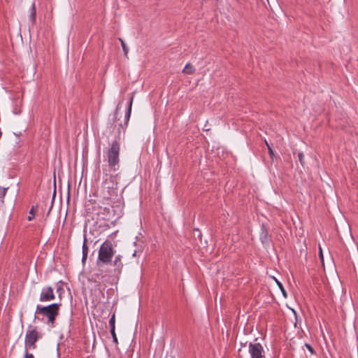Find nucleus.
Segmentation results:
<instances>
[{
	"instance_id": "obj_1",
	"label": "nucleus",
	"mask_w": 358,
	"mask_h": 358,
	"mask_svg": "<svg viewBox=\"0 0 358 358\" xmlns=\"http://www.w3.org/2000/svg\"><path fill=\"white\" fill-rule=\"evenodd\" d=\"M120 145L117 141H113L106 151L107 167L103 168V173L106 171H117L120 168Z\"/></svg>"
},
{
	"instance_id": "obj_2",
	"label": "nucleus",
	"mask_w": 358,
	"mask_h": 358,
	"mask_svg": "<svg viewBox=\"0 0 358 358\" xmlns=\"http://www.w3.org/2000/svg\"><path fill=\"white\" fill-rule=\"evenodd\" d=\"M115 253L112 243L109 241H104L99 250L98 259L96 264L100 267L111 262L112 258Z\"/></svg>"
},
{
	"instance_id": "obj_3",
	"label": "nucleus",
	"mask_w": 358,
	"mask_h": 358,
	"mask_svg": "<svg viewBox=\"0 0 358 358\" xmlns=\"http://www.w3.org/2000/svg\"><path fill=\"white\" fill-rule=\"evenodd\" d=\"M61 303H52L47 306L37 305L36 315L45 316L48 318V324L54 327L57 316L59 315Z\"/></svg>"
},
{
	"instance_id": "obj_4",
	"label": "nucleus",
	"mask_w": 358,
	"mask_h": 358,
	"mask_svg": "<svg viewBox=\"0 0 358 358\" xmlns=\"http://www.w3.org/2000/svg\"><path fill=\"white\" fill-rule=\"evenodd\" d=\"M41 337V334L36 330V327L31 330H28L26 333L25 336V351H27V349H36V343L38 340Z\"/></svg>"
},
{
	"instance_id": "obj_5",
	"label": "nucleus",
	"mask_w": 358,
	"mask_h": 358,
	"mask_svg": "<svg viewBox=\"0 0 358 358\" xmlns=\"http://www.w3.org/2000/svg\"><path fill=\"white\" fill-rule=\"evenodd\" d=\"M100 195L106 201H114L118 196V187H101Z\"/></svg>"
},
{
	"instance_id": "obj_6",
	"label": "nucleus",
	"mask_w": 358,
	"mask_h": 358,
	"mask_svg": "<svg viewBox=\"0 0 358 358\" xmlns=\"http://www.w3.org/2000/svg\"><path fill=\"white\" fill-rule=\"evenodd\" d=\"M251 358H264V349L259 343H250L248 346Z\"/></svg>"
},
{
	"instance_id": "obj_7",
	"label": "nucleus",
	"mask_w": 358,
	"mask_h": 358,
	"mask_svg": "<svg viewBox=\"0 0 358 358\" xmlns=\"http://www.w3.org/2000/svg\"><path fill=\"white\" fill-rule=\"evenodd\" d=\"M55 298L53 289L49 286L42 289L39 299L41 301H49L55 299Z\"/></svg>"
},
{
	"instance_id": "obj_8",
	"label": "nucleus",
	"mask_w": 358,
	"mask_h": 358,
	"mask_svg": "<svg viewBox=\"0 0 358 358\" xmlns=\"http://www.w3.org/2000/svg\"><path fill=\"white\" fill-rule=\"evenodd\" d=\"M108 186L110 187H118V183L116 181L115 176L113 175H108L105 173L104 180L101 185V187Z\"/></svg>"
},
{
	"instance_id": "obj_9",
	"label": "nucleus",
	"mask_w": 358,
	"mask_h": 358,
	"mask_svg": "<svg viewBox=\"0 0 358 358\" xmlns=\"http://www.w3.org/2000/svg\"><path fill=\"white\" fill-rule=\"evenodd\" d=\"M113 266H115L114 271L115 273L120 274L123 268V264L122 262V256L118 255L115 256L113 260Z\"/></svg>"
},
{
	"instance_id": "obj_10",
	"label": "nucleus",
	"mask_w": 358,
	"mask_h": 358,
	"mask_svg": "<svg viewBox=\"0 0 358 358\" xmlns=\"http://www.w3.org/2000/svg\"><path fill=\"white\" fill-rule=\"evenodd\" d=\"M87 238L86 236H84V240H83V257H82V263L83 264H85L86 262V260H87V255H88V246L87 245Z\"/></svg>"
},
{
	"instance_id": "obj_11",
	"label": "nucleus",
	"mask_w": 358,
	"mask_h": 358,
	"mask_svg": "<svg viewBox=\"0 0 358 358\" xmlns=\"http://www.w3.org/2000/svg\"><path fill=\"white\" fill-rule=\"evenodd\" d=\"M259 238L262 243H268V231L264 225L262 226Z\"/></svg>"
},
{
	"instance_id": "obj_12",
	"label": "nucleus",
	"mask_w": 358,
	"mask_h": 358,
	"mask_svg": "<svg viewBox=\"0 0 358 358\" xmlns=\"http://www.w3.org/2000/svg\"><path fill=\"white\" fill-rule=\"evenodd\" d=\"M195 71V69L194 68V66L188 63L185 65V68L183 69L182 70V72L185 74H188V75H190V74H192L194 73Z\"/></svg>"
},
{
	"instance_id": "obj_13",
	"label": "nucleus",
	"mask_w": 358,
	"mask_h": 358,
	"mask_svg": "<svg viewBox=\"0 0 358 358\" xmlns=\"http://www.w3.org/2000/svg\"><path fill=\"white\" fill-rule=\"evenodd\" d=\"M36 6L35 3L33 2L31 4V14H30V18L32 23H35L36 22Z\"/></svg>"
},
{
	"instance_id": "obj_14",
	"label": "nucleus",
	"mask_w": 358,
	"mask_h": 358,
	"mask_svg": "<svg viewBox=\"0 0 358 358\" xmlns=\"http://www.w3.org/2000/svg\"><path fill=\"white\" fill-rule=\"evenodd\" d=\"M132 102H133V97L131 98V100H130V102H129V108H128V110H127V113L125 115L124 126L127 125L129 120V117H130L131 111Z\"/></svg>"
},
{
	"instance_id": "obj_15",
	"label": "nucleus",
	"mask_w": 358,
	"mask_h": 358,
	"mask_svg": "<svg viewBox=\"0 0 358 358\" xmlns=\"http://www.w3.org/2000/svg\"><path fill=\"white\" fill-rule=\"evenodd\" d=\"M110 330L113 331L115 329V315L113 313L109 320Z\"/></svg>"
},
{
	"instance_id": "obj_16",
	"label": "nucleus",
	"mask_w": 358,
	"mask_h": 358,
	"mask_svg": "<svg viewBox=\"0 0 358 358\" xmlns=\"http://www.w3.org/2000/svg\"><path fill=\"white\" fill-rule=\"evenodd\" d=\"M265 144L268 148V151L270 157L271 158L272 160H273V158L275 157L273 150L272 149V148L271 147V145H269V143L267 142L266 140H265Z\"/></svg>"
},
{
	"instance_id": "obj_17",
	"label": "nucleus",
	"mask_w": 358,
	"mask_h": 358,
	"mask_svg": "<svg viewBox=\"0 0 358 358\" xmlns=\"http://www.w3.org/2000/svg\"><path fill=\"white\" fill-rule=\"evenodd\" d=\"M273 279L275 280L276 284L278 285V287L280 288V291L282 292V295L286 298L287 292H286L285 289H284L282 284L280 282H279L275 278H273Z\"/></svg>"
},
{
	"instance_id": "obj_18",
	"label": "nucleus",
	"mask_w": 358,
	"mask_h": 358,
	"mask_svg": "<svg viewBox=\"0 0 358 358\" xmlns=\"http://www.w3.org/2000/svg\"><path fill=\"white\" fill-rule=\"evenodd\" d=\"M119 40L121 42V45H122V50L124 51V55L127 57V54H128L129 49H128V48L127 47L125 43L124 42V41L122 38H119Z\"/></svg>"
},
{
	"instance_id": "obj_19",
	"label": "nucleus",
	"mask_w": 358,
	"mask_h": 358,
	"mask_svg": "<svg viewBox=\"0 0 358 358\" xmlns=\"http://www.w3.org/2000/svg\"><path fill=\"white\" fill-rule=\"evenodd\" d=\"M298 157H299V161L300 162V164L302 165V166H304V164H305V162H304V156H303V152H299L298 154Z\"/></svg>"
},
{
	"instance_id": "obj_20",
	"label": "nucleus",
	"mask_w": 358,
	"mask_h": 358,
	"mask_svg": "<svg viewBox=\"0 0 358 358\" xmlns=\"http://www.w3.org/2000/svg\"><path fill=\"white\" fill-rule=\"evenodd\" d=\"M110 334L112 335L113 342L115 344H117L118 341H117V336H116V334H115V329H114L113 331L112 330H110Z\"/></svg>"
},
{
	"instance_id": "obj_21",
	"label": "nucleus",
	"mask_w": 358,
	"mask_h": 358,
	"mask_svg": "<svg viewBox=\"0 0 358 358\" xmlns=\"http://www.w3.org/2000/svg\"><path fill=\"white\" fill-rule=\"evenodd\" d=\"M95 275L98 280H102L104 278L101 270H99L98 272L95 273Z\"/></svg>"
},
{
	"instance_id": "obj_22",
	"label": "nucleus",
	"mask_w": 358,
	"mask_h": 358,
	"mask_svg": "<svg viewBox=\"0 0 358 358\" xmlns=\"http://www.w3.org/2000/svg\"><path fill=\"white\" fill-rule=\"evenodd\" d=\"M8 189V187H3V188H0V196L1 197H4L6 194V191L7 189Z\"/></svg>"
},
{
	"instance_id": "obj_23",
	"label": "nucleus",
	"mask_w": 358,
	"mask_h": 358,
	"mask_svg": "<svg viewBox=\"0 0 358 358\" xmlns=\"http://www.w3.org/2000/svg\"><path fill=\"white\" fill-rule=\"evenodd\" d=\"M29 214L31 215L29 216L28 220H31L35 215V209H34V206L31 208V210L29 211Z\"/></svg>"
},
{
	"instance_id": "obj_24",
	"label": "nucleus",
	"mask_w": 358,
	"mask_h": 358,
	"mask_svg": "<svg viewBox=\"0 0 358 358\" xmlns=\"http://www.w3.org/2000/svg\"><path fill=\"white\" fill-rule=\"evenodd\" d=\"M306 348L310 352L311 354H313L315 352L314 349L312 348V346L308 343L305 344Z\"/></svg>"
},
{
	"instance_id": "obj_25",
	"label": "nucleus",
	"mask_w": 358,
	"mask_h": 358,
	"mask_svg": "<svg viewBox=\"0 0 358 358\" xmlns=\"http://www.w3.org/2000/svg\"><path fill=\"white\" fill-rule=\"evenodd\" d=\"M24 358H34V355L31 353L27 352V351H25Z\"/></svg>"
},
{
	"instance_id": "obj_26",
	"label": "nucleus",
	"mask_w": 358,
	"mask_h": 358,
	"mask_svg": "<svg viewBox=\"0 0 358 358\" xmlns=\"http://www.w3.org/2000/svg\"><path fill=\"white\" fill-rule=\"evenodd\" d=\"M55 196V191L54 192V194H53V195H52V200H51V206H50V209H49L48 213L51 210L52 207V206H53V202H54Z\"/></svg>"
},
{
	"instance_id": "obj_27",
	"label": "nucleus",
	"mask_w": 358,
	"mask_h": 358,
	"mask_svg": "<svg viewBox=\"0 0 358 358\" xmlns=\"http://www.w3.org/2000/svg\"><path fill=\"white\" fill-rule=\"evenodd\" d=\"M319 255L321 259L322 262H323V254L321 248L320 247Z\"/></svg>"
},
{
	"instance_id": "obj_28",
	"label": "nucleus",
	"mask_w": 358,
	"mask_h": 358,
	"mask_svg": "<svg viewBox=\"0 0 358 358\" xmlns=\"http://www.w3.org/2000/svg\"><path fill=\"white\" fill-rule=\"evenodd\" d=\"M117 115H118V112H117V110L115 111V114H114V117H115V120L117 119Z\"/></svg>"
},
{
	"instance_id": "obj_29",
	"label": "nucleus",
	"mask_w": 358,
	"mask_h": 358,
	"mask_svg": "<svg viewBox=\"0 0 358 358\" xmlns=\"http://www.w3.org/2000/svg\"><path fill=\"white\" fill-rule=\"evenodd\" d=\"M120 126L123 128V125L122 124H120Z\"/></svg>"
},
{
	"instance_id": "obj_30",
	"label": "nucleus",
	"mask_w": 358,
	"mask_h": 358,
	"mask_svg": "<svg viewBox=\"0 0 358 358\" xmlns=\"http://www.w3.org/2000/svg\"><path fill=\"white\" fill-rule=\"evenodd\" d=\"M136 253V252H134V253L133 254V256H135Z\"/></svg>"
}]
</instances>
